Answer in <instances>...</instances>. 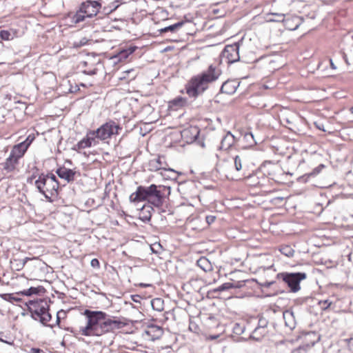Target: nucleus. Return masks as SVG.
Wrapping results in <instances>:
<instances>
[{"mask_svg":"<svg viewBox=\"0 0 353 353\" xmlns=\"http://www.w3.org/2000/svg\"><path fill=\"white\" fill-rule=\"evenodd\" d=\"M83 314L86 318V325L81 327L79 331L83 336H99L124 325L120 321L106 319L107 314L101 311L85 310Z\"/></svg>","mask_w":353,"mask_h":353,"instance_id":"obj_1","label":"nucleus"},{"mask_svg":"<svg viewBox=\"0 0 353 353\" xmlns=\"http://www.w3.org/2000/svg\"><path fill=\"white\" fill-rule=\"evenodd\" d=\"M221 74V71L213 65L201 74L193 77L185 86L186 93L190 97H196L208 87V83L216 81Z\"/></svg>","mask_w":353,"mask_h":353,"instance_id":"obj_2","label":"nucleus"},{"mask_svg":"<svg viewBox=\"0 0 353 353\" xmlns=\"http://www.w3.org/2000/svg\"><path fill=\"white\" fill-rule=\"evenodd\" d=\"M147 200L150 204L157 208H160L163 201V197L156 185L149 187L139 186L135 192L130 196V201L137 203Z\"/></svg>","mask_w":353,"mask_h":353,"instance_id":"obj_3","label":"nucleus"},{"mask_svg":"<svg viewBox=\"0 0 353 353\" xmlns=\"http://www.w3.org/2000/svg\"><path fill=\"white\" fill-rule=\"evenodd\" d=\"M35 185L39 192L46 199H50L51 196L57 194L59 188V183L52 174L39 175L38 179L35 181Z\"/></svg>","mask_w":353,"mask_h":353,"instance_id":"obj_4","label":"nucleus"},{"mask_svg":"<svg viewBox=\"0 0 353 353\" xmlns=\"http://www.w3.org/2000/svg\"><path fill=\"white\" fill-rule=\"evenodd\" d=\"M121 129V127L117 123L112 120H109L96 130L92 131L97 139L105 141L118 134Z\"/></svg>","mask_w":353,"mask_h":353,"instance_id":"obj_5","label":"nucleus"},{"mask_svg":"<svg viewBox=\"0 0 353 353\" xmlns=\"http://www.w3.org/2000/svg\"><path fill=\"white\" fill-rule=\"evenodd\" d=\"M277 278L287 283L292 292H296L301 288L300 282L306 278V274L303 272H282L277 274Z\"/></svg>","mask_w":353,"mask_h":353,"instance_id":"obj_6","label":"nucleus"},{"mask_svg":"<svg viewBox=\"0 0 353 353\" xmlns=\"http://www.w3.org/2000/svg\"><path fill=\"white\" fill-rule=\"evenodd\" d=\"M239 46L237 43L228 45L221 52V59L227 63H232L239 60Z\"/></svg>","mask_w":353,"mask_h":353,"instance_id":"obj_7","label":"nucleus"},{"mask_svg":"<svg viewBox=\"0 0 353 353\" xmlns=\"http://www.w3.org/2000/svg\"><path fill=\"white\" fill-rule=\"evenodd\" d=\"M28 310L31 312L32 316L36 315L39 316L42 313L48 310V305L46 301L43 299H36L29 301L28 304Z\"/></svg>","mask_w":353,"mask_h":353,"instance_id":"obj_8","label":"nucleus"},{"mask_svg":"<svg viewBox=\"0 0 353 353\" xmlns=\"http://www.w3.org/2000/svg\"><path fill=\"white\" fill-rule=\"evenodd\" d=\"M80 8L83 11L85 16L92 18L97 14L101 8V4L97 1H87L81 4Z\"/></svg>","mask_w":353,"mask_h":353,"instance_id":"obj_9","label":"nucleus"},{"mask_svg":"<svg viewBox=\"0 0 353 353\" xmlns=\"http://www.w3.org/2000/svg\"><path fill=\"white\" fill-rule=\"evenodd\" d=\"M98 143L97 138L96 137L94 132L92 130H90L87 132L85 137L77 143L76 148L78 150H83L92 146H95Z\"/></svg>","mask_w":353,"mask_h":353,"instance_id":"obj_10","label":"nucleus"},{"mask_svg":"<svg viewBox=\"0 0 353 353\" xmlns=\"http://www.w3.org/2000/svg\"><path fill=\"white\" fill-rule=\"evenodd\" d=\"M163 334V329L160 326L153 324L148 325L145 330L144 331L145 336H146L148 338V339L151 341L159 339V338L161 337Z\"/></svg>","mask_w":353,"mask_h":353,"instance_id":"obj_11","label":"nucleus"},{"mask_svg":"<svg viewBox=\"0 0 353 353\" xmlns=\"http://www.w3.org/2000/svg\"><path fill=\"white\" fill-rule=\"evenodd\" d=\"M56 173L60 178L65 180L68 183L74 180V175L76 174L74 170L65 167L57 169Z\"/></svg>","mask_w":353,"mask_h":353,"instance_id":"obj_12","label":"nucleus"},{"mask_svg":"<svg viewBox=\"0 0 353 353\" xmlns=\"http://www.w3.org/2000/svg\"><path fill=\"white\" fill-rule=\"evenodd\" d=\"M234 142H235L234 136L230 132H228L223 137L221 141V145H220L219 148L221 150H228L233 145Z\"/></svg>","mask_w":353,"mask_h":353,"instance_id":"obj_13","label":"nucleus"},{"mask_svg":"<svg viewBox=\"0 0 353 353\" xmlns=\"http://www.w3.org/2000/svg\"><path fill=\"white\" fill-rule=\"evenodd\" d=\"M85 15V14H84L82 9L79 8V10H77L75 13L68 14L66 19L70 20L72 24H77L83 21L86 18H88Z\"/></svg>","mask_w":353,"mask_h":353,"instance_id":"obj_14","label":"nucleus"},{"mask_svg":"<svg viewBox=\"0 0 353 353\" xmlns=\"http://www.w3.org/2000/svg\"><path fill=\"white\" fill-rule=\"evenodd\" d=\"M18 164L19 160L10 154L9 157L6 159L5 162L3 163V168L7 172H10L16 169Z\"/></svg>","mask_w":353,"mask_h":353,"instance_id":"obj_15","label":"nucleus"},{"mask_svg":"<svg viewBox=\"0 0 353 353\" xmlns=\"http://www.w3.org/2000/svg\"><path fill=\"white\" fill-rule=\"evenodd\" d=\"M28 149L21 143L14 145L11 150L10 154L19 160L25 154Z\"/></svg>","mask_w":353,"mask_h":353,"instance_id":"obj_16","label":"nucleus"},{"mask_svg":"<svg viewBox=\"0 0 353 353\" xmlns=\"http://www.w3.org/2000/svg\"><path fill=\"white\" fill-rule=\"evenodd\" d=\"M267 332L268 331L265 325L259 326L254 330L250 336L256 341H259L267 334Z\"/></svg>","mask_w":353,"mask_h":353,"instance_id":"obj_17","label":"nucleus"},{"mask_svg":"<svg viewBox=\"0 0 353 353\" xmlns=\"http://www.w3.org/2000/svg\"><path fill=\"white\" fill-rule=\"evenodd\" d=\"M236 83L233 81H228L223 83L221 91L226 94H232L236 91Z\"/></svg>","mask_w":353,"mask_h":353,"instance_id":"obj_18","label":"nucleus"},{"mask_svg":"<svg viewBox=\"0 0 353 353\" xmlns=\"http://www.w3.org/2000/svg\"><path fill=\"white\" fill-rule=\"evenodd\" d=\"M136 49V47H130L128 49L121 50L113 59H117L119 61L126 59L130 54H132Z\"/></svg>","mask_w":353,"mask_h":353,"instance_id":"obj_19","label":"nucleus"},{"mask_svg":"<svg viewBox=\"0 0 353 353\" xmlns=\"http://www.w3.org/2000/svg\"><path fill=\"white\" fill-rule=\"evenodd\" d=\"M17 31L14 29H10L9 30H0V38L2 40L10 41L13 39L17 37Z\"/></svg>","mask_w":353,"mask_h":353,"instance_id":"obj_20","label":"nucleus"},{"mask_svg":"<svg viewBox=\"0 0 353 353\" xmlns=\"http://www.w3.org/2000/svg\"><path fill=\"white\" fill-rule=\"evenodd\" d=\"M197 265L205 272L210 271L212 268L210 261L205 257H201L196 262Z\"/></svg>","mask_w":353,"mask_h":353,"instance_id":"obj_21","label":"nucleus"},{"mask_svg":"<svg viewBox=\"0 0 353 353\" xmlns=\"http://www.w3.org/2000/svg\"><path fill=\"white\" fill-rule=\"evenodd\" d=\"M283 319L285 321V325L290 329L294 327V320L293 312L290 311H285L283 312Z\"/></svg>","mask_w":353,"mask_h":353,"instance_id":"obj_22","label":"nucleus"},{"mask_svg":"<svg viewBox=\"0 0 353 353\" xmlns=\"http://www.w3.org/2000/svg\"><path fill=\"white\" fill-rule=\"evenodd\" d=\"M151 210H153V208L150 205H143L141 208L142 217L141 219L143 221H149L151 219Z\"/></svg>","mask_w":353,"mask_h":353,"instance_id":"obj_23","label":"nucleus"},{"mask_svg":"<svg viewBox=\"0 0 353 353\" xmlns=\"http://www.w3.org/2000/svg\"><path fill=\"white\" fill-rule=\"evenodd\" d=\"M186 99L185 98H183L181 97H176L170 101V107L171 108H179L183 107L186 104Z\"/></svg>","mask_w":353,"mask_h":353,"instance_id":"obj_24","label":"nucleus"},{"mask_svg":"<svg viewBox=\"0 0 353 353\" xmlns=\"http://www.w3.org/2000/svg\"><path fill=\"white\" fill-rule=\"evenodd\" d=\"M292 20L293 21H295V24L294 26H292V23H290L291 22V20L290 19H285L284 22H285V26L290 29V30H296L298 28V27L300 26L301 24V20L299 17H293L292 18Z\"/></svg>","mask_w":353,"mask_h":353,"instance_id":"obj_25","label":"nucleus"},{"mask_svg":"<svg viewBox=\"0 0 353 353\" xmlns=\"http://www.w3.org/2000/svg\"><path fill=\"white\" fill-rule=\"evenodd\" d=\"M183 25V22H178L173 25L167 26L164 28L161 29V32H176Z\"/></svg>","mask_w":353,"mask_h":353,"instance_id":"obj_26","label":"nucleus"},{"mask_svg":"<svg viewBox=\"0 0 353 353\" xmlns=\"http://www.w3.org/2000/svg\"><path fill=\"white\" fill-rule=\"evenodd\" d=\"M241 285L238 283L237 285H234V283H225L223 284H222L221 285H220L218 288H217V291H224V290H229V289H231V288H241Z\"/></svg>","mask_w":353,"mask_h":353,"instance_id":"obj_27","label":"nucleus"},{"mask_svg":"<svg viewBox=\"0 0 353 353\" xmlns=\"http://www.w3.org/2000/svg\"><path fill=\"white\" fill-rule=\"evenodd\" d=\"M38 317L39 318L40 322L44 325H46L47 323L49 322L52 319V316L48 312V310H46L42 313V315H39Z\"/></svg>","mask_w":353,"mask_h":353,"instance_id":"obj_28","label":"nucleus"},{"mask_svg":"<svg viewBox=\"0 0 353 353\" xmlns=\"http://www.w3.org/2000/svg\"><path fill=\"white\" fill-rule=\"evenodd\" d=\"M280 252L285 256L291 257L294 254V250L292 249L291 246L285 245L281 247L280 249Z\"/></svg>","mask_w":353,"mask_h":353,"instance_id":"obj_29","label":"nucleus"},{"mask_svg":"<svg viewBox=\"0 0 353 353\" xmlns=\"http://www.w3.org/2000/svg\"><path fill=\"white\" fill-rule=\"evenodd\" d=\"M234 163L235 169L236 171L239 172L241 170H243V157L241 156H236L234 158Z\"/></svg>","mask_w":353,"mask_h":353,"instance_id":"obj_30","label":"nucleus"},{"mask_svg":"<svg viewBox=\"0 0 353 353\" xmlns=\"http://www.w3.org/2000/svg\"><path fill=\"white\" fill-rule=\"evenodd\" d=\"M162 303L161 299H155L152 301V306L157 311H161L163 310Z\"/></svg>","mask_w":353,"mask_h":353,"instance_id":"obj_31","label":"nucleus"},{"mask_svg":"<svg viewBox=\"0 0 353 353\" xmlns=\"http://www.w3.org/2000/svg\"><path fill=\"white\" fill-rule=\"evenodd\" d=\"M118 4L117 2H114L111 3V5L108 6V7L103 8V12L105 14H109L114 11L118 8Z\"/></svg>","mask_w":353,"mask_h":353,"instance_id":"obj_32","label":"nucleus"},{"mask_svg":"<svg viewBox=\"0 0 353 353\" xmlns=\"http://www.w3.org/2000/svg\"><path fill=\"white\" fill-rule=\"evenodd\" d=\"M39 291L40 290L38 288L31 287L29 289L23 290V292L22 293L26 296H30L32 294H38L39 292Z\"/></svg>","mask_w":353,"mask_h":353,"instance_id":"obj_33","label":"nucleus"},{"mask_svg":"<svg viewBox=\"0 0 353 353\" xmlns=\"http://www.w3.org/2000/svg\"><path fill=\"white\" fill-rule=\"evenodd\" d=\"M34 138L35 137H34V135L33 134H29L27 137L26 139L24 141L21 142V143L22 145H24V146H26V148L28 149V147L32 143V142L34 141Z\"/></svg>","mask_w":353,"mask_h":353,"instance_id":"obj_34","label":"nucleus"},{"mask_svg":"<svg viewBox=\"0 0 353 353\" xmlns=\"http://www.w3.org/2000/svg\"><path fill=\"white\" fill-rule=\"evenodd\" d=\"M273 18H271L269 19L270 21H285V16L284 14H272Z\"/></svg>","mask_w":353,"mask_h":353,"instance_id":"obj_35","label":"nucleus"},{"mask_svg":"<svg viewBox=\"0 0 353 353\" xmlns=\"http://www.w3.org/2000/svg\"><path fill=\"white\" fill-rule=\"evenodd\" d=\"M308 348V345L301 346L293 350L292 353H307Z\"/></svg>","mask_w":353,"mask_h":353,"instance_id":"obj_36","label":"nucleus"},{"mask_svg":"<svg viewBox=\"0 0 353 353\" xmlns=\"http://www.w3.org/2000/svg\"><path fill=\"white\" fill-rule=\"evenodd\" d=\"M332 303L329 301V300H325L319 302V305L321 306V308L323 310H327L330 305Z\"/></svg>","mask_w":353,"mask_h":353,"instance_id":"obj_37","label":"nucleus"},{"mask_svg":"<svg viewBox=\"0 0 353 353\" xmlns=\"http://www.w3.org/2000/svg\"><path fill=\"white\" fill-rule=\"evenodd\" d=\"M244 327L236 323L234 327V332L236 334H241L243 333Z\"/></svg>","mask_w":353,"mask_h":353,"instance_id":"obj_38","label":"nucleus"},{"mask_svg":"<svg viewBox=\"0 0 353 353\" xmlns=\"http://www.w3.org/2000/svg\"><path fill=\"white\" fill-rule=\"evenodd\" d=\"M215 219H216V217L212 215H209L205 217V220L209 225L214 223Z\"/></svg>","mask_w":353,"mask_h":353,"instance_id":"obj_39","label":"nucleus"},{"mask_svg":"<svg viewBox=\"0 0 353 353\" xmlns=\"http://www.w3.org/2000/svg\"><path fill=\"white\" fill-rule=\"evenodd\" d=\"M323 168H324L323 164L319 165L318 167H316V168L314 169L312 174H319Z\"/></svg>","mask_w":353,"mask_h":353,"instance_id":"obj_40","label":"nucleus"},{"mask_svg":"<svg viewBox=\"0 0 353 353\" xmlns=\"http://www.w3.org/2000/svg\"><path fill=\"white\" fill-rule=\"evenodd\" d=\"M90 265L93 268H99L100 265L99 261L97 259H93L90 262Z\"/></svg>","mask_w":353,"mask_h":353,"instance_id":"obj_41","label":"nucleus"},{"mask_svg":"<svg viewBox=\"0 0 353 353\" xmlns=\"http://www.w3.org/2000/svg\"><path fill=\"white\" fill-rule=\"evenodd\" d=\"M65 312L63 310H60L57 314V324L59 325L60 323V319H61V314L65 315Z\"/></svg>","mask_w":353,"mask_h":353,"instance_id":"obj_42","label":"nucleus"},{"mask_svg":"<svg viewBox=\"0 0 353 353\" xmlns=\"http://www.w3.org/2000/svg\"><path fill=\"white\" fill-rule=\"evenodd\" d=\"M156 163L158 164L157 165H155V170H161V169H164L162 166H161V163L160 161V159H157L156 161Z\"/></svg>","mask_w":353,"mask_h":353,"instance_id":"obj_43","label":"nucleus"},{"mask_svg":"<svg viewBox=\"0 0 353 353\" xmlns=\"http://www.w3.org/2000/svg\"><path fill=\"white\" fill-rule=\"evenodd\" d=\"M31 353H41L42 352V350L39 348H32L31 349Z\"/></svg>","mask_w":353,"mask_h":353,"instance_id":"obj_44","label":"nucleus"},{"mask_svg":"<svg viewBox=\"0 0 353 353\" xmlns=\"http://www.w3.org/2000/svg\"><path fill=\"white\" fill-rule=\"evenodd\" d=\"M245 138H246L247 139H250V138H251V139H253V138H254V137H253V135H252V133H248V134H246L245 135Z\"/></svg>","mask_w":353,"mask_h":353,"instance_id":"obj_45","label":"nucleus"},{"mask_svg":"<svg viewBox=\"0 0 353 353\" xmlns=\"http://www.w3.org/2000/svg\"><path fill=\"white\" fill-rule=\"evenodd\" d=\"M330 64H331V67H332L333 69H335V68H336V67H335V65H334V64L333 63V62H332V60H330Z\"/></svg>","mask_w":353,"mask_h":353,"instance_id":"obj_46","label":"nucleus"},{"mask_svg":"<svg viewBox=\"0 0 353 353\" xmlns=\"http://www.w3.org/2000/svg\"><path fill=\"white\" fill-rule=\"evenodd\" d=\"M349 343H350V345L353 346V339H351L350 340V342H349Z\"/></svg>","mask_w":353,"mask_h":353,"instance_id":"obj_47","label":"nucleus"},{"mask_svg":"<svg viewBox=\"0 0 353 353\" xmlns=\"http://www.w3.org/2000/svg\"><path fill=\"white\" fill-rule=\"evenodd\" d=\"M168 170L170 171V172H175V171L173 169H171V168H169Z\"/></svg>","mask_w":353,"mask_h":353,"instance_id":"obj_48","label":"nucleus"},{"mask_svg":"<svg viewBox=\"0 0 353 353\" xmlns=\"http://www.w3.org/2000/svg\"><path fill=\"white\" fill-rule=\"evenodd\" d=\"M350 112H351V113L353 114V107H352V108H351V109H350Z\"/></svg>","mask_w":353,"mask_h":353,"instance_id":"obj_49","label":"nucleus"}]
</instances>
